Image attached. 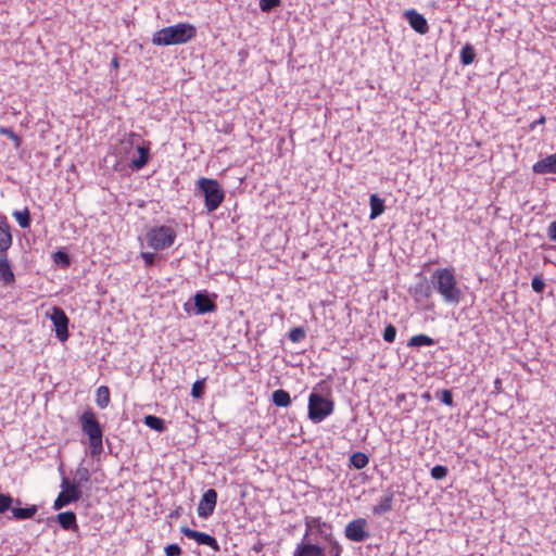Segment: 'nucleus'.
Returning <instances> with one entry per match:
<instances>
[{
    "label": "nucleus",
    "instance_id": "22",
    "mask_svg": "<svg viewBox=\"0 0 556 556\" xmlns=\"http://www.w3.org/2000/svg\"><path fill=\"white\" fill-rule=\"evenodd\" d=\"M370 204V219H375L384 212V201L377 194H371L369 198Z\"/></svg>",
    "mask_w": 556,
    "mask_h": 556
},
{
    "label": "nucleus",
    "instance_id": "21",
    "mask_svg": "<svg viewBox=\"0 0 556 556\" xmlns=\"http://www.w3.org/2000/svg\"><path fill=\"white\" fill-rule=\"evenodd\" d=\"M137 151L139 153V157L134 159L131 161V165L135 169H141L148 164V162L150 160L149 144L148 146H139L137 148Z\"/></svg>",
    "mask_w": 556,
    "mask_h": 556
},
{
    "label": "nucleus",
    "instance_id": "30",
    "mask_svg": "<svg viewBox=\"0 0 556 556\" xmlns=\"http://www.w3.org/2000/svg\"><path fill=\"white\" fill-rule=\"evenodd\" d=\"M144 424L155 430V431H164L165 430V422L162 418L160 417H156V416H153V415H148L144 417Z\"/></svg>",
    "mask_w": 556,
    "mask_h": 556
},
{
    "label": "nucleus",
    "instance_id": "18",
    "mask_svg": "<svg viewBox=\"0 0 556 556\" xmlns=\"http://www.w3.org/2000/svg\"><path fill=\"white\" fill-rule=\"evenodd\" d=\"M10 511L12 514V518L16 520H26L33 518L38 513V506L33 504L22 508L20 505L14 504Z\"/></svg>",
    "mask_w": 556,
    "mask_h": 556
},
{
    "label": "nucleus",
    "instance_id": "23",
    "mask_svg": "<svg viewBox=\"0 0 556 556\" xmlns=\"http://www.w3.org/2000/svg\"><path fill=\"white\" fill-rule=\"evenodd\" d=\"M434 343H435V341L431 337L420 333V334L413 336L408 340L407 346H409V348L431 346Z\"/></svg>",
    "mask_w": 556,
    "mask_h": 556
},
{
    "label": "nucleus",
    "instance_id": "34",
    "mask_svg": "<svg viewBox=\"0 0 556 556\" xmlns=\"http://www.w3.org/2000/svg\"><path fill=\"white\" fill-rule=\"evenodd\" d=\"M0 135H3L14 142L15 148L21 146V138L14 132L12 128L0 126Z\"/></svg>",
    "mask_w": 556,
    "mask_h": 556
},
{
    "label": "nucleus",
    "instance_id": "10",
    "mask_svg": "<svg viewBox=\"0 0 556 556\" xmlns=\"http://www.w3.org/2000/svg\"><path fill=\"white\" fill-rule=\"evenodd\" d=\"M217 492L214 489H208L202 495L199 502L197 513L200 518L206 519L210 517L216 507Z\"/></svg>",
    "mask_w": 556,
    "mask_h": 556
},
{
    "label": "nucleus",
    "instance_id": "27",
    "mask_svg": "<svg viewBox=\"0 0 556 556\" xmlns=\"http://www.w3.org/2000/svg\"><path fill=\"white\" fill-rule=\"evenodd\" d=\"M460 63L463 65H470L476 59V50L470 43H466L459 54Z\"/></svg>",
    "mask_w": 556,
    "mask_h": 556
},
{
    "label": "nucleus",
    "instance_id": "7",
    "mask_svg": "<svg viewBox=\"0 0 556 556\" xmlns=\"http://www.w3.org/2000/svg\"><path fill=\"white\" fill-rule=\"evenodd\" d=\"M62 491L58 494L53 502V509L60 510L71 503L77 502L81 497V490L76 484H72L68 478L61 481Z\"/></svg>",
    "mask_w": 556,
    "mask_h": 556
},
{
    "label": "nucleus",
    "instance_id": "48",
    "mask_svg": "<svg viewBox=\"0 0 556 556\" xmlns=\"http://www.w3.org/2000/svg\"><path fill=\"white\" fill-rule=\"evenodd\" d=\"M111 65L114 70H117L118 66H119V62H118V58L117 56H114L111 61Z\"/></svg>",
    "mask_w": 556,
    "mask_h": 556
},
{
    "label": "nucleus",
    "instance_id": "24",
    "mask_svg": "<svg viewBox=\"0 0 556 556\" xmlns=\"http://www.w3.org/2000/svg\"><path fill=\"white\" fill-rule=\"evenodd\" d=\"M90 472L88 468L84 466H78L75 470L74 479L72 484H76L78 489H80L85 483L89 482Z\"/></svg>",
    "mask_w": 556,
    "mask_h": 556
},
{
    "label": "nucleus",
    "instance_id": "45",
    "mask_svg": "<svg viewBox=\"0 0 556 556\" xmlns=\"http://www.w3.org/2000/svg\"><path fill=\"white\" fill-rule=\"evenodd\" d=\"M342 548L338 542H333L332 548L330 551L331 556H340Z\"/></svg>",
    "mask_w": 556,
    "mask_h": 556
},
{
    "label": "nucleus",
    "instance_id": "47",
    "mask_svg": "<svg viewBox=\"0 0 556 556\" xmlns=\"http://www.w3.org/2000/svg\"><path fill=\"white\" fill-rule=\"evenodd\" d=\"M545 121H546V119H545V116H543V115H542L539 119L534 121V122L531 124V129H534V128H535V126H538V125H543V124H545Z\"/></svg>",
    "mask_w": 556,
    "mask_h": 556
},
{
    "label": "nucleus",
    "instance_id": "41",
    "mask_svg": "<svg viewBox=\"0 0 556 556\" xmlns=\"http://www.w3.org/2000/svg\"><path fill=\"white\" fill-rule=\"evenodd\" d=\"M441 401L447 406L454 405L453 394H452L451 390L445 389L442 391Z\"/></svg>",
    "mask_w": 556,
    "mask_h": 556
},
{
    "label": "nucleus",
    "instance_id": "12",
    "mask_svg": "<svg viewBox=\"0 0 556 556\" xmlns=\"http://www.w3.org/2000/svg\"><path fill=\"white\" fill-rule=\"evenodd\" d=\"M405 17L409 26L418 34L426 35L429 31V25L426 17L416 10H407Z\"/></svg>",
    "mask_w": 556,
    "mask_h": 556
},
{
    "label": "nucleus",
    "instance_id": "28",
    "mask_svg": "<svg viewBox=\"0 0 556 556\" xmlns=\"http://www.w3.org/2000/svg\"><path fill=\"white\" fill-rule=\"evenodd\" d=\"M21 505V500L13 498V496L9 493L0 492V514H4L5 511L11 510L12 505Z\"/></svg>",
    "mask_w": 556,
    "mask_h": 556
},
{
    "label": "nucleus",
    "instance_id": "2",
    "mask_svg": "<svg viewBox=\"0 0 556 556\" xmlns=\"http://www.w3.org/2000/svg\"><path fill=\"white\" fill-rule=\"evenodd\" d=\"M197 36V28L190 23H178L163 27L155 31L152 37L154 46L185 45Z\"/></svg>",
    "mask_w": 556,
    "mask_h": 556
},
{
    "label": "nucleus",
    "instance_id": "42",
    "mask_svg": "<svg viewBox=\"0 0 556 556\" xmlns=\"http://www.w3.org/2000/svg\"><path fill=\"white\" fill-rule=\"evenodd\" d=\"M54 260H55V262L61 261L65 266L70 265V257H68V255L65 252L58 251L54 254Z\"/></svg>",
    "mask_w": 556,
    "mask_h": 556
},
{
    "label": "nucleus",
    "instance_id": "19",
    "mask_svg": "<svg viewBox=\"0 0 556 556\" xmlns=\"http://www.w3.org/2000/svg\"><path fill=\"white\" fill-rule=\"evenodd\" d=\"M56 520L62 529L66 531H77L78 523L74 511H64L56 515Z\"/></svg>",
    "mask_w": 556,
    "mask_h": 556
},
{
    "label": "nucleus",
    "instance_id": "1",
    "mask_svg": "<svg viewBox=\"0 0 556 556\" xmlns=\"http://www.w3.org/2000/svg\"><path fill=\"white\" fill-rule=\"evenodd\" d=\"M431 286L446 304L457 305L463 299L454 267L435 269L431 275Z\"/></svg>",
    "mask_w": 556,
    "mask_h": 556
},
{
    "label": "nucleus",
    "instance_id": "26",
    "mask_svg": "<svg viewBox=\"0 0 556 556\" xmlns=\"http://www.w3.org/2000/svg\"><path fill=\"white\" fill-rule=\"evenodd\" d=\"M273 403L278 407H287L291 404L290 394L282 389H278L273 392Z\"/></svg>",
    "mask_w": 556,
    "mask_h": 556
},
{
    "label": "nucleus",
    "instance_id": "40",
    "mask_svg": "<svg viewBox=\"0 0 556 556\" xmlns=\"http://www.w3.org/2000/svg\"><path fill=\"white\" fill-rule=\"evenodd\" d=\"M166 556H180L181 555V548L177 544H169L164 548Z\"/></svg>",
    "mask_w": 556,
    "mask_h": 556
},
{
    "label": "nucleus",
    "instance_id": "6",
    "mask_svg": "<svg viewBox=\"0 0 556 556\" xmlns=\"http://www.w3.org/2000/svg\"><path fill=\"white\" fill-rule=\"evenodd\" d=\"M334 403L318 393H311L308 396V418L313 422H321L333 413Z\"/></svg>",
    "mask_w": 556,
    "mask_h": 556
},
{
    "label": "nucleus",
    "instance_id": "31",
    "mask_svg": "<svg viewBox=\"0 0 556 556\" xmlns=\"http://www.w3.org/2000/svg\"><path fill=\"white\" fill-rule=\"evenodd\" d=\"M13 216L22 228H28L30 226V213L28 208L15 211Z\"/></svg>",
    "mask_w": 556,
    "mask_h": 556
},
{
    "label": "nucleus",
    "instance_id": "36",
    "mask_svg": "<svg viewBox=\"0 0 556 556\" xmlns=\"http://www.w3.org/2000/svg\"><path fill=\"white\" fill-rule=\"evenodd\" d=\"M447 468L442 465H437L431 469V477L435 480H441L447 476Z\"/></svg>",
    "mask_w": 556,
    "mask_h": 556
},
{
    "label": "nucleus",
    "instance_id": "33",
    "mask_svg": "<svg viewBox=\"0 0 556 556\" xmlns=\"http://www.w3.org/2000/svg\"><path fill=\"white\" fill-rule=\"evenodd\" d=\"M288 336L291 342L299 343L305 338L306 332L303 327H294L293 329L290 330Z\"/></svg>",
    "mask_w": 556,
    "mask_h": 556
},
{
    "label": "nucleus",
    "instance_id": "3",
    "mask_svg": "<svg viewBox=\"0 0 556 556\" xmlns=\"http://www.w3.org/2000/svg\"><path fill=\"white\" fill-rule=\"evenodd\" d=\"M80 425L83 432L89 439L91 455H100L103 451V431L92 409L89 408L81 414Z\"/></svg>",
    "mask_w": 556,
    "mask_h": 556
},
{
    "label": "nucleus",
    "instance_id": "39",
    "mask_svg": "<svg viewBox=\"0 0 556 556\" xmlns=\"http://www.w3.org/2000/svg\"><path fill=\"white\" fill-rule=\"evenodd\" d=\"M531 287L536 293H541L545 289V282L540 276H535L532 279Z\"/></svg>",
    "mask_w": 556,
    "mask_h": 556
},
{
    "label": "nucleus",
    "instance_id": "17",
    "mask_svg": "<svg viewBox=\"0 0 556 556\" xmlns=\"http://www.w3.org/2000/svg\"><path fill=\"white\" fill-rule=\"evenodd\" d=\"M293 556H326L324 548L313 543H301L294 549Z\"/></svg>",
    "mask_w": 556,
    "mask_h": 556
},
{
    "label": "nucleus",
    "instance_id": "43",
    "mask_svg": "<svg viewBox=\"0 0 556 556\" xmlns=\"http://www.w3.org/2000/svg\"><path fill=\"white\" fill-rule=\"evenodd\" d=\"M547 237L552 241H556V220L552 222L547 227Z\"/></svg>",
    "mask_w": 556,
    "mask_h": 556
},
{
    "label": "nucleus",
    "instance_id": "9",
    "mask_svg": "<svg viewBox=\"0 0 556 556\" xmlns=\"http://www.w3.org/2000/svg\"><path fill=\"white\" fill-rule=\"evenodd\" d=\"M367 521L364 518H357L350 521L345 527V536L353 542H363L369 538L366 531Z\"/></svg>",
    "mask_w": 556,
    "mask_h": 556
},
{
    "label": "nucleus",
    "instance_id": "37",
    "mask_svg": "<svg viewBox=\"0 0 556 556\" xmlns=\"http://www.w3.org/2000/svg\"><path fill=\"white\" fill-rule=\"evenodd\" d=\"M281 3V0H260V9L263 12H269L274 8L279 7Z\"/></svg>",
    "mask_w": 556,
    "mask_h": 556
},
{
    "label": "nucleus",
    "instance_id": "8",
    "mask_svg": "<svg viewBox=\"0 0 556 556\" xmlns=\"http://www.w3.org/2000/svg\"><path fill=\"white\" fill-rule=\"evenodd\" d=\"M50 319L54 326L55 337L61 342L67 341V339L70 337V332H68L70 319L66 316L65 312L61 307L54 306V307H52Z\"/></svg>",
    "mask_w": 556,
    "mask_h": 556
},
{
    "label": "nucleus",
    "instance_id": "38",
    "mask_svg": "<svg viewBox=\"0 0 556 556\" xmlns=\"http://www.w3.org/2000/svg\"><path fill=\"white\" fill-rule=\"evenodd\" d=\"M320 526H321V520L319 517H306L305 518L306 533H308L313 529L318 528Z\"/></svg>",
    "mask_w": 556,
    "mask_h": 556
},
{
    "label": "nucleus",
    "instance_id": "46",
    "mask_svg": "<svg viewBox=\"0 0 556 556\" xmlns=\"http://www.w3.org/2000/svg\"><path fill=\"white\" fill-rule=\"evenodd\" d=\"M494 392L497 394L502 393V380L500 378H496L494 381Z\"/></svg>",
    "mask_w": 556,
    "mask_h": 556
},
{
    "label": "nucleus",
    "instance_id": "11",
    "mask_svg": "<svg viewBox=\"0 0 556 556\" xmlns=\"http://www.w3.org/2000/svg\"><path fill=\"white\" fill-rule=\"evenodd\" d=\"M180 531L185 536L194 540L198 544L206 545L216 552L219 551L218 542L214 536L204 532L192 530L188 527H181Z\"/></svg>",
    "mask_w": 556,
    "mask_h": 556
},
{
    "label": "nucleus",
    "instance_id": "16",
    "mask_svg": "<svg viewBox=\"0 0 556 556\" xmlns=\"http://www.w3.org/2000/svg\"><path fill=\"white\" fill-rule=\"evenodd\" d=\"M0 281L3 285H13L15 275L7 254L0 255Z\"/></svg>",
    "mask_w": 556,
    "mask_h": 556
},
{
    "label": "nucleus",
    "instance_id": "44",
    "mask_svg": "<svg viewBox=\"0 0 556 556\" xmlns=\"http://www.w3.org/2000/svg\"><path fill=\"white\" fill-rule=\"evenodd\" d=\"M141 257L143 258L147 266H151L155 261V255L150 252L141 253Z\"/></svg>",
    "mask_w": 556,
    "mask_h": 556
},
{
    "label": "nucleus",
    "instance_id": "25",
    "mask_svg": "<svg viewBox=\"0 0 556 556\" xmlns=\"http://www.w3.org/2000/svg\"><path fill=\"white\" fill-rule=\"evenodd\" d=\"M111 401L110 389L106 386H100L96 392V403L100 408H105Z\"/></svg>",
    "mask_w": 556,
    "mask_h": 556
},
{
    "label": "nucleus",
    "instance_id": "13",
    "mask_svg": "<svg viewBox=\"0 0 556 556\" xmlns=\"http://www.w3.org/2000/svg\"><path fill=\"white\" fill-rule=\"evenodd\" d=\"M532 170L539 175L556 174V153L549 154L532 165Z\"/></svg>",
    "mask_w": 556,
    "mask_h": 556
},
{
    "label": "nucleus",
    "instance_id": "49",
    "mask_svg": "<svg viewBox=\"0 0 556 556\" xmlns=\"http://www.w3.org/2000/svg\"><path fill=\"white\" fill-rule=\"evenodd\" d=\"M136 137H137V135L135 132H130L128 135V141H129L130 144L132 143V139L136 138Z\"/></svg>",
    "mask_w": 556,
    "mask_h": 556
},
{
    "label": "nucleus",
    "instance_id": "4",
    "mask_svg": "<svg viewBox=\"0 0 556 556\" xmlns=\"http://www.w3.org/2000/svg\"><path fill=\"white\" fill-rule=\"evenodd\" d=\"M198 189L204 195V205L208 213L216 211L225 199V192L216 179L202 177L197 181Z\"/></svg>",
    "mask_w": 556,
    "mask_h": 556
},
{
    "label": "nucleus",
    "instance_id": "32",
    "mask_svg": "<svg viewBox=\"0 0 556 556\" xmlns=\"http://www.w3.org/2000/svg\"><path fill=\"white\" fill-rule=\"evenodd\" d=\"M205 390V378L197 380L191 388V396L194 399H201Z\"/></svg>",
    "mask_w": 556,
    "mask_h": 556
},
{
    "label": "nucleus",
    "instance_id": "29",
    "mask_svg": "<svg viewBox=\"0 0 556 556\" xmlns=\"http://www.w3.org/2000/svg\"><path fill=\"white\" fill-rule=\"evenodd\" d=\"M369 463L368 456L363 452H355L350 457V464L353 468L361 470Z\"/></svg>",
    "mask_w": 556,
    "mask_h": 556
},
{
    "label": "nucleus",
    "instance_id": "20",
    "mask_svg": "<svg viewBox=\"0 0 556 556\" xmlns=\"http://www.w3.org/2000/svg\"><path fill=\"white\" fill-rule=\"evenodd\" d=\"M394 494L392 491H388L383 498H381L374 507V515H383L390 511L393 507Z\"/></svg>",
    "mask_w": 556,
    "mask_h": 556
},
{
    "label": "nucleus",
    "instance_id": "15",
    "mask_svg": "<svg viewBox=\"0 0 556 556\" xmlns=\"http://www.w3.org/2000/svg\"><path fill=\"white\" fill-rule=\"evenodd\" d=\"M12 233L9 223L5 218L0 219V255L7 254L12 245Z\"/></svg>",
    "mask_w": 556,
    "mask_h": 556
},
{
    "label": "nucleus",
    "instance_id": "5",
    "mask_svg": "<svg viewBox=\"0 0 556 556\" xmlns=\"http://www.w3.org/2000/svg\"><path fill=\"white\" fill-rule=\"evenodd\" d=\"M176 237L175 229L165 225L153 227L146 235L148 245L156 251L172 247Z\"/></svg>",
    "mask_w": 556,
    "mask_h": 556
},
{
    "label": "nucleus",
    "instance_id": "14",
    "mask_svg": "<svg viewBox=\"0 0 556 556\" xmlns=\"http://www.w3.org/2000/svg\"><path fill=\"white\" fill-rule=\"evenodd\" d=\"M194 305H195L198 315H202L205 313H213L217 308L215 302L213 300H211L206 293H203V292L195 293Z\"/></svg>",
    "mask_w": 556,
    "mask_h": 556
},
{
    "label": "nucleus",
    "instance_id": "35",
    "mask_svg": "<svg viewBox=\"0 0 556 556\" xmlns=\"http://www.w3.org/2000/svg\"><path fill=\"white\" fill-rule=\"evenodd\" d=\"M395 337L396 328L392 324L387 325L383 330V340L388 343H392L395 340Z\"/></svg>",
    "mask_w": 556,
    "mask_h": 556
}]
</instances>
